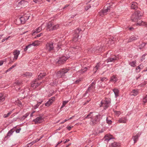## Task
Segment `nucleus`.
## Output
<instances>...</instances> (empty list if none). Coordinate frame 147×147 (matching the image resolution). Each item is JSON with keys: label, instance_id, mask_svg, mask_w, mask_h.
Wrapping results in <instances>:
<instances>
[{"label": "nucleus", "instance_id": "56", "mask_svg": "<svg viewBox=\"0 0 147 147\" xmlns=\"http://www.w3.org/2000/svg\"><path fill=\"white\" fill-rule=\"evenodd\" d=\"M55 97H53L51 98L49 100H50V101L51 102L52 101V102H53L55 100Z\"/></svg>", "mask_w": 147, "mask_h": 147}, {"label": "nucleus", "instance_id": "33", "mask_svg": "<svg viewBox=\"0 0 147 147\" xmlns=\"http://www.w3.org/2000/svg\"><path fill=\"white\" fill-rule=\"evenodd\" d=\"M100 64L99 63H97L95 67L93 69V70L95 71H94V73H95L96 72L97 70L98 69V68L100 67Z\"/></svg>", "mask_w": 147, "mask_h": 147}, {"label": "nucleus", "instance_id": "3", "mask_svg": "<svg viewBox=\"0 0 147 147\" xmlns=\"http://www.w3.org/2000/svg\"><path fill=\"white\" fill-rule=\"evenodd\" d=\"M82 32V30L81 29L79 28H77L73 32V39L74 41L76 42L78 39H80L82 37V36L80 35L81 34Z\"/></svg>", "mask_w": 147, "mask_h": 147}, {"label": "nucleus", "instance_id": "35", "mask_svg": "<svg viewBox=\"0 0 147 147\" xmlns=\"http://www.w3.org/2000/svg\"><path fill=\"white\" fill-rule=\"evenodd\" d=\"M136 61L129 62V64L131 66L135 67L136 66Z\"/></svg>", "mask_w": 147, "mask_h": 147}, {"label": "nucleus", "instance_id": "41", "mask_svg": "<svg viewBox=\"0 0 147 147\" xmlns=\"http://www.w3.org/2000/svg\"><path fill=\"white\" fill-rule=\"evenodd\" d=\"M52 101L51 102L50 100H49L45 104V106L47 107H49L52 103Z\"/></svg>", "mask_w": 147, "mask_h": 147}, {"label": "nucleus", "instance_id": "12", "mask_svg": "<svg viewBox=\"0 0 147 147\" xmlns=\"http://www.w3.org/2000/svg\"><path fill=\"white\" fill-rule=\"evenodd\" d=\"M118 59L119 58L118 57L115 56L113 57H109L108 58L107 60V63L109 62H114L116 60Z\"/></svg>", "mask_w": 147, "mask_h": 147}, {"label": "nucleus", "instance_id": "5", "mask_svg": "<svg viewBox=\"0 0 147 147\" xmlns=\"http://www.w3.org/2000/svg\"><path fill=\"white\" fill-rule=\"evenodd\" d=\"M55 45V44L52 42H48L46 45L45 49L47 51L51 52L54 50V47Z\"/></svg>", "mask_w": 147, "mask_h": 147}, {"label": "nucleus", "instance_id": "57", "mask_svg": "<svg viewBox=\"0 0 147 147\" xmlns=\"http://www.w3.org/2000/svg\"><path fill=\"white\" fill-rule=\"evenodd\" d=\"M95 84H96V82H94V81L89 86H95Z\"/></svg>", "mask_w": 147, "mask_h": 147}, {"label": "nucleus", "instance_id": "54", "mask_svg": "<svg viewBox=\"0 0 147 147\" xmlns=\"http://www.w3.org/2000/svg\"><path fill=\"white\" fill-rule=\"evenodd\" d=\"M42 33H40L39 34H37L36 36H35L34 38H37V37H39L41 36V35H42Z\"/></svg>", "mask_w": 147, "mask_h": 147}, {"label": "nucleus", "instance_id": "8", "mask_svg": "<svg viewBox=\"0 0 147 147\" xmlns=\"http://www.w3.org/2000/svg\"><path fill=\"white\" fill-rule=\"evenodd\" d=\"M38 79V78L34 80H33L31 83V86L33 87H34L35 88H36L38 86L42 83V82L39 83L38 81L39 80Z\"/></svg>", "mask_w": 147, "mask_h": 147}, {"label": "nucleus", "instance_id": "39", "mask_svg": "<svg viewBox=\"0 0 147 147\" xmlns=\"http://www.w3.org/2000/svg\"><path fill=\"white\" fill-rule=\"evenodd\" d=\"M22 83L21 82L19 81H17L14 83L13 85L14 86H20L21 85Z\"/></svg>", "mask_w": 147, "mask_h": 147}, {"label": "nucleus", "instance_id": "26", "mask_svg": "<svg viewBox=\"0 0 147 147\" xmlns=\"http://www.w3.org/2000/svg\"><path fill=\"white\" fill-rule=\"evenodd\" d=\"M24 76L27 78H30L32 75V73L29 72H26L23 74Z\"/></svg>", "mask_w": 147, "mask_h": 147}, {"label": "nucleus", "instance_id": "24", "mask_svg": "<svg viewBox=\"0 0 147 147\" xmlns=\"http://www.w3.org/2000/svg\"><path fill=\"white\" fill-rule=\"evenodd\" d=\"M140 136V134L139 133L137 134L135 136L133 137V140L134 141V143H136L138 140V138Z\"/></svg>", "mask_w": 147, "mask_h": 147}, {"label": "nucleus", "instance_id": "48", "mask_svg": "<svg viewBox=\"0 0 147 147\" xmlns=\"http://www.w3.org/2000/svg\"><path fill=\"white\" fill-rule=\"evenodd\" d=\"M143 102L144 103H146L147 102V94L143 98Z\"/></svg>", "mask_w": 147, "mask_h": 147}, {"label": "nucleus", "instance_id": "36", "mask_svg": "<svg viewBox=\"0 0 147 147\" xmlns=\"http://www.w3.org/2000/svg\"><path fill=\"white\" fill-rule=\"evenodd\" d=\"M5 100V97L2 94H0V102H3Z\"/></svg>", "mask_w": 147, "mask_h": 147}, {"label": "nucleus", "instance_id": "30", "mask_svg": "<svg viewBox=\"0 0 147 147\" xmlns=\"http://www.w3.org/2000/svg\"><path fill=\"white\" fill-rule=\"evenodd\" d=\"M87 70V67H85L84 68L82 69L81 70H79L78 72L82 74L84 73Z\"/></svg>", "mask_w": 147, "mask_h": 147}, {"label": "nucleus", "instance_id": "4", "mask_svg": "<svg viewBox=\"0 0 147 147\" xmlns=\"http://www.w3.org/2000/svg\"><path fill=\"white\" fill-rule=\"evenodd\" d=\"M69 69L66 68H64L61 69L57 72L56 74L58 78H60L63 77L65 76V74L68 72Z\"/></svg>", "mask_w": 147, "mask_h": 147}, {"label": "nucleus", "instance_id": "21", "mask_svg": "<svg viewBox=\"0 0 147 147\" xmlns=\"http://www.w3.org/2000/svg\"><path fill=\"white\" fill-rule=\"evenodd\" d=\"M113 90L115 94V97L117 98L119 96V90L115 88Z\"/></svg>", "mask_w": 147, "mask_h": 147}, {"label": "nucleus", "instance_id": "61", "mask_svg": "<svg viewBox=\"0 0 147 147\" xmlns=\"http://www.w3.org/2000/svg\"><path fill=\"white\" fill-rule=\"evenodd\" d=\"M79 48V47L78 46H74L73 47V48L74 49H78Z\"/></svg>", "mask_w": 147, "mask_h": 147}, {"label": "nucleus", "instance_id": "9", "mask_svg": "<svg viewBox=\"0 0 147 147\" xmlns=\"http://www.w3.org/2000/svg\"><path fill=\"white\" fill-rule=\"evenodd\" d=\"M29 0H21L19 2L18 4V6H22V7H26L28 5V1Z\"/></svg>", "mask_w": 147, "mask_h": 147}, {"label": "nucleus", "instance_id": "34", "mask_svg": "<svg viewBox=\"0 0 147 147\" xmlns=\"http://www.w3.org/2000/svg\"><path fill=\"white\" fill-rule=\"evenodd\" d=\"M18 20H19L20 22L22 24H24L26 22L23 16L21 17L18 18Z\"/></svg>", "mask_w": 147, "mask_h": 147}, {"label": "nucleus", "instance_id": "49", "mask_svg": "<svg viewBox=\"0 0 147 147\" xmlns=\"http://www.w3.org/2000/svg\"><path fill=\"white\" fill-rule=\"evenodd\" d=\"M61 45L60 43H58L57 45V47H56L57 49V50H58L59 49H61Z\"/></svg>", "mask_w": 147, "mask_h": 147}, {"label": "nucleus", "instance_id": "2", "mask_svg": "<svg viewBox=\"0 0 147 147\" xmlns=\"http://www.w3.org/2000/svg\"><path fill=\"white\" fill-rule=\"evenodd\" d=\"M101 115L97 113H94L92 119H90V125L94 126L99 122L100 120Z\"/></svg>", "mask_w": 147, "mask_h": 147}, {"label": "nucleus", "instance_id": "58", "mask_svg": "<svg viewBox=\"0 0 147 147\" xmlns=\"http://www.w3.org/2000/svg\"><path fill=\"white\" fill-rule=\"evenodd\" d=\"M21 128H19L16 130V132L17 133H18L20 132V131L21 130Z\"/></svg>", "mask_w": 147, "mask_h": 147}, {"label": "nucleus", "instance_id": "17", "mask_svg": "<svg viewBox=\"0 0 147 147\" xmlns=\"http://www.w3.org/2000/svg\"><path fill=\"white\" fill-rule=\"evenodd\" d=\"M102 106L104 107V108L105 109H106L109 107V106L106 104L105 103L103 102V100L101 101L100 105V107H101Z\"/></svg>", "mask_w": 147, "mask_h": 147}, {"label": "nucleus", "instance_id": "47", "mask_svg": "<svg viewBox=\"0 0 147 147\" xmlns=\"http://www.w3.org/2000/svg\"><path fill=\"white\" fill-rule=\"evenodd\" d=\"M100 80L102 82L106 81L107 80V78L105 77H101L100 78Z\"/></svg>", "mask_w": 147, "mask_h": 147}, {"label": "nucleus", "instance_id": "18", "mask_svg": "<svg viewBox=\"0 0 147 147\" xmlns=\"http://www.w3.org/2000/svg\"><path fill=\"white\" fill-rule=\"evenodd\" d=\"M94 112H91L89 114H88L86 116H85L84 119H89L90 118L91 119H92V118L93 117V115L94 114Z\"/></svg>", "mask_w": 147, "mask_h": 147}, {"label": "nucleus", "instance_id": "20", "mask_svg": "<svg viewBox=\"0 0 147 147\" xmlns=\"http://www.w3.org/2000/svg\"><path fill=\"white\" fill-rule=\"evenodd\" d=\"M117 79L116 76L113 75L111 77L110 82H115L117 80Z\"/></svg>", "mask_w": 147, "mask_h": 147}, {"label": "nucleus", "instance_id": "60", "mask_svg": "<svg viewBox=\"0 0 147 147\" xmlns=\"http://www.w3.org/2000/svg\"><path fill=\"white\" fill-rule=\"evenodd\" d=\"M140 65L138 66L136 68V70H137L138 69H139V71H138V72H139L140 71V69H141V68H140Z\"/></svg>", "mask_w": 147, "mask_h": 147}, {"label": "nucleus", "instance_id": "11", "mask_svg": "<svg viewBox=\"0 0 147 147\" xmlns=\"http://www.w3.org/2000/svg\"><path fill=\"white\" fill-rule=\"evenodd\" d=\"M95 86H89L87 90L86 91L84 95H86L87 94L89 93L90 92H94L95 91Z\"/></svg>", "mask_w": 147, "mask_h": 147}, {"label": "nucleus", "instance_id": "40", "mask_svg": "<svg viewBox=\"0 0 147 147\" xmlns=\"http://www.w3.org/2000/svg\"><path fill=\"white\" fill-rule=\"evenodd\" d=\"M59 26V24H57L54 25L53 24V30H55L58 29Z\"/></svg>", "mask_w": 147, "mask_h": 147}, {"label": "nucleus", "instance_id": "19", "mask_svg": "<svg viewBox=\"0 0 147 147\" xmlns=\"http://www.w3.org/2000/svg\"><path fill=\"white\" fill-rule=\"evenodd\" d=\"M46 75L45 73H40V74L38 75V79L40 80L42 79Z\"/></svg>", "mask_w": 147, "mask_h": 147}, {"label": "nucleus", "instance_id": "6", "mask_svg": "<svg viewBox=\"0 0 147 147\" xmlns=\"http://www.w3.org/2000/svg\"><path fill=\"white\" fill-rule=\"evenodd\" d=\"M38 117L35 118V119L33 120V121L35 123V124H37L38 123H42L44 120V118L42 117L43 116V114H39Z\"/></svg>", "mask_w": 147, "mask_h": 147}, {"label": "nucleus", "instance_id": "38", "mask_svg": "<svg viewBox=\"0 0 147 147\" xmlns=\"http://www.w3.org/2000/svg\"><path fill=\"white\" fill-rule=\"evenodd\" d=\"M29 115V113H27L25 115L21 117L20 119V120L23 121L26 118H27Z\"/></svg>", "mask_w": 147, "mask_h": 147}, {"label": "nucleus", "instance_id": "62", "mask_svg": "<svg viewBox=\"0 0 147 147\" xmlns=\"http://www.w3.org/2000/svg\"><path fill=\"white\" fill-rule=\"evenodd\" d=\"M31 44V46L33 45V46H35L37 45V44L35 43V42H32Z\"/></svg>", "mask_w": 147, "mask_h": 147}, {"label": "nucleus", "instance_id": "37", "mask_svg": "<svg viewBox=\"0 0 147 147\" xmlns=\"http://www.w3.org/2000/svg\"><path fill=\"white\" fill-rule=\"evenodd\" d=\"M106 122L109 124H111L112 123V121L111 120L110 117H107L106 118Z\"/></svg>", "mask_w": 147, "mask_h": 147}, {"label": "nucleus", "instance_id": "53", "mask_svg": "<svg viewBox=\"0 0 147 147\" xmlns=\"http://www.w3.org/2000/svg\"><path fill=\"white\" fill-rule=\"evenodd\" d=\"M40 105V104H38V103L35 105L34 106V109H36L38 108Z\"/></svg>", "mask_w": 147, "mask_h": 147}, {"label": "nucleus", "instance_id": "32", "mask_svg": "<svg viewBox=\"0 0 147 147\" xmlns=\"http://www.w3.org/2000/svg\"><path fill=\"white\" fill-rule=\"evenodd\" d=\"M14 131L13 130V129H11L10 130H9L8 132L7 133V136H9V137H10L11 136L13 133L14 132Z\"/></svg>", "mask_w": 147, "mask_h": 147}, {"label": "nucleus", "instance_id": "29", "mask_svg": "<svg viewBox=\"0 0 147 147\" xmlns=\"http://www.w3.org/2000/svg\"><path fill=\"white\" fill-rule=\"evenodd\" d=\"M103 101L109 106L111 102V99L110 98H106L105 100H103Z\"/></svg>", "mask_w": 147, "mask_h": 147}, {"label": "nucleus", "instance_id": "52", "mask_svg": "<svg viewBox=\"0 0 147 147\" xmlns=\"http://www.w3.org/2000/svg\"><path fill=\"white\" fill-rule=\"evenodd\" d=\"M81 79H79L78 80H76L75 82V84H78L80 81H81Z\"/></svg>", "mask_w": 147, "mask_h": 147}, {"label": "nucleus", "instance_id": "45", "mask_svg": "<svg viewBox=\"0 0 147 147\" xmlns=\"http://www.w3.org/2000/svg\"><path fill=\"white\" fill-rule=\"evenodd\" d=\"M57 82L55 80H53V82L50 83V85L51 86H53L57 84Z\"/></svg>", "mask_w": 147, "mask_h": 147}, {"label": "nucleus", "instance_id": "13", "mask_svg": "<svg viewBox=\"0 0 147 147\" xmlns=\"http://www.w3.org/2000/svg\"><path fill=\"white\" fill-rule=\"evenodd\" d=\"M139 39V37L136 35L131 36L129 39L128 42H131Z\"/></svg>", "mask_w": 147, "mask_h": 147}, {"label": "nucleus", "instance_id": "10", "mask_svg": "<svg viewBox=\"0 0 147 147\" xmlns=\"http://www.w3.org/2000/svg\"><path fill=\"white\" fill-rule=\"evenodd\" d=\"M13 55H14V57L13 59V60L12 61L11 59V62H13V60L14 59L16 60H17L18 58V56L20 54V51L18 50H15L13 52Z\"/></svg>", "mask_w": 147, "mask_h": 147}, {"label": "nucleus", "instance_id": "46", "mask_svg": "<svg viewBox=\"0 0 147 147\" xmlns=\"http://www.w3.org/2000/svg\"><path fill=\"white\" fill-rule=\"evenodd\" d=\"M68 102V101H63V103L61 107V108H63L64 107L67 103Z\"/></svg>", "mask_w": 147, "mask_h": 147}, {"label": "nucleus", "instance_id": "27", "mask_svg": "<svg viewBox=\"0 0 147 147\" xmlns=\"http://www.w3.org/2000/svg\"><path fill=\"white\" fill-rule=\"evenodd\" d=\"M131 93H132L131 94V95L136 96L138 94V90H133L131 92Z\"/></svg>", "mask_w": 147, "mask_h": 147}, {"label": "nucleus", "instance_id": "50", "mask_svg": "<svg viewBox=\"0 0 147 147\" xmlns=\"http://www.w3.org/2000/svg\"><path fill=\"white\" fill-rule=\"evenodd\" d=\"M23 17L24 19V20L25 21H26L28 19L29 16H23Z\"/></svg>", "mask_w": 147, "mask_h": 147}, {"label": "nucleus", "instance_id": "64", "mask_svg": "<svg viewBox=\"0 0 147 147\" xmlns=\"http://www.w3.org/2000/svg\"><path fill=\"white\" fill-rule=\"evenodd\" d=\"M68 120V119H65L63 121L61 122L60 123V124H62L63 123H64L66 121Z\"/></svg>", "mask_w": 147, "mask_h": 147}, {"label": "nucleus", "instance_id": "59", "mask_svg": "<svg viewBox=\"0 0 147 147\" xmlns=\"http://www.w3.org/2000/svg\"><path fill=\"white\" fill-rule=\"evenodd\" d=\"M33 1L35 3H39L40 1V0H33Z\"/></svg>", "mask_w": 147, "mask_h": 147}, {"label": "nucleus", "instance_id": "63", "mask_svg": "<svg viewBox=\"0 0 147 147\" xmlns=\"http://www.w3.org/2000/svg\"><path fill=\"white\" fill-rule=\"evenodd\" d=\"M17 63H15V64L13 65L11 67L12 69L13 68L15 67L17 65Z\"/></svg>", "mask_w": 147, "mask_h": 147}, {"label": "nucleus", "instance_id": "43", "mask_svg": "<svg viewBox=\"0 0 147 147\" xmlns=\"http://www.w3.org/2000/svg\"><path fill=\"white\" fill-rule=\"evenodd\" d=\"M14 110V109H13L12 111H10L7 114H5L3 115V117L4 118H7L12 113L13 111Z\"/></svg>", "mask_w": 147, "mask_h": 147}, {"label": "nucleus", "instance_id": "44", "mask_svg": "<svg viewBox=\"0 0 147 147\" xmlns=\"http://www.w3.org/2000/svg\"><path fill=\"white\" fill-rule=\"evenodd\" d=\"M147 54L145 53L143 55H142V57L140 58V60L141 61H142L145 59V56Z\"/></svg>", "mask_w": 147, "mask_h": 147}, {"label": "nucleus", "instance_id": "42", "mask_svg": "<svg viewBox=\"0 0 147 147\" xmlns=\"http://www.w3.org/2000/svg\"><path fill=\"white\" fill-rule=\"evenodd\" d=\"M97 53L100 52L102 51V46H97Z\"/></svg>", "mask_w": 147, "mask_h": 147}, {"label": "nucleus", "instance_id": "31", "mask_svg": "<svg viewBox=\"0 0 147 147\" xmlns=\"http://www.w3.org/2000/svg\"><path fill=\"white\" fill-rule=\"evenodd\" d=\"M110 7L109 6L107 7V8L105 9H102L101 10V11L102 13V14L104 15L105 14H106L110 10Z\"/></svg>", "mask_w": 147, "mask_h": 147}, {"label": "nucleus", "instance_id": "16", "mask_svg": "<svg viewBox=\"0 0 147 147\" xmlns=\"http://www.w3.org/2000/svg\"><path fill=\"white\" fill-rule=\"evenodd\" d=\"M131 7L132 9L136 10L138 7L137 3L135 2H132Z\"/></svg>", "mask_w": 147, "mask_h": 147}, {"label": "nucleus", "instance_id": "23", "mask_svg": "<svg viewBox=\"0 0 147 147\" xmlns=\"http://www.w3.org/2000/svg\"><path fill=\"white\" fill-rule=\"evenodd\" d=\"M120 146V144L117 142H114L111 144V147H119Z\"/></svg>", "mask_w": 147, "mask_h": 147}, {"label": "nucleus", "instance_id": "1", "mask_svg": "<svg viewBox=\"0 0 147 147\" xmlns=\"http://www.w3.org/2000/svg\"><path fill=\"white\" fill-rule=\"evenodd\" d=\"M143 14L139 10L135 11L132 14L131 17V20L133 22H137V25L139 26H143L147 28V23L142 21H138V20L141 19Z\"/></svg>", "mask_w": 147, "mask_h": 147}, {"label": "nucleus", "instance_id": "14", "mask_svg": "<svg viewBox=\"0 0 147 147\" xmlns=\"http://www.w3.org/2000/svg\"><path fill=\"white\" fill-rule=\"evenodd\" d=\"M53 24L51 22H49L47 25V29L48 31H51L53 30Z\"/></svg>", "mask_w": 147, "mask_h": 147}, {"label": "nucleus", "instance_id": "22", "mask_svg": "<svg viewBox=\"0 0 147 147\" xmlns=\"http://www.w3.org/2000/svg\"><path fill=\"white\" fill-rule=\"evenodd\" d=\"M97 46H96L90 49L89 50V52H91L92 53L94 52L97 53Z\"/></svg>", "mask_w": 147, "mask_h": 147}, {"label": "nucleus", "instance_id": "55", "mask_svg": "<svg viewBox=\"0 0 147 147\" xmlns=\"http://www.w3.org/2000/svg\"><path fill=\"white\" fill-rule=\"evenodd\" d=\"M9 136H7V135L6 136H5L4 138L3 139V140L4 141H6L8 139V138H9Z\"/></svg>", "mask_w": 147, "mask_h": 147}, {"label": "nucleus", "instance_id": "15", "mask_svg": "<svg viewBox=\"0 0 147 147\" xmlns=\"http://www.w3.org/2000/svg\"><path fill=\"white\" fill-rule=\"evenodd\" d=\"M42 28L40 27H39L37 28L34 30L32 31V36L36 35V34H37L40 32L42 30Z\"/></svg>", "mask_w": 147, "mask_h": 147}, {"label": "nucleus", "instance_id": "25", "mask_svg": "<svg viewBox=\"0 0 147 147\" xmlns=\"http://www.w3.org/2000/svg\"><path fill=\"white\" fill-rule=\"evenodd\" d=\"M146 42L142 43L141 45L138 46L137 49L141 50L143 48L146 46Z\"/></svg>", "mask_w": 147, "mask_h": 147}, {"label": "nucleus", "instance_id": "7", "mask_svg": "<svg viewBox=\"0 0 147 147\" xmlns=\"http://www.w3.org/2000/svg\"><path fill=\"white\" fill-rule=\"evenodd\" d=\"M69 56H62L59 57L58 60L56 61V63L58 64H61L64 63L69 57Z\"/></svg>", "mask_w": 147, "mask_h": 147}, {"label": "nucleus", "instance_id": "51", "mask_svg": "<svg viewBox=\"0 0 147 147\" xmlns=\"http://www.w3.org/2000/svg\"><path fill=\"white\" fill-rule=\"evenodd\" d=\"M91 7V6L90 5H87L85 8V9L86 11H87Z\"/></svg>", "mask_w": 147, "mask_h": 147}, {"label": "nucleus", "instance_id": "28", "mask_svg": "<svg viewBox=\"0 0 147 147\" xmlns=\"http://www.w3.org/2000/svg\"><path fill=\"white\" fill-rule=\"evenodd\" d=\"M127 119L126 118H122L119 119L118 120V122L119 123H125L126 122Z\"/></svg>", "mask_w": 147, "mask_h": 147}]
</instances>
